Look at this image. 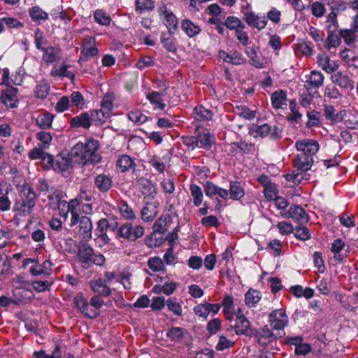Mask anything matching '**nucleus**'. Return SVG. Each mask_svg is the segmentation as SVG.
<instances>
[{
	"label": "nucleus",
	"instance_id": "1",
	"mask_svg": "<svg viewBox=\"0 0 358 358\" xmlns=\"http://www.w3.org/2000/svg\"><path fill=\"white\" fill-rule=\"evenodd\" d=\"M40 193L46 196L48 199V205L52 209H57L61 217L67 219L69 213L73 216V222L76 217V206L78 205L79 199L86 198V192H81L76 198L71 199L69 202L62 199L61 191L50 186L48 183L43 182L39 187Z\"/></svg>",
	"mask_w": 358,
	"mask_h": 358
},
{
	"label": "nucleus",
	"instance_id": "2",
	"mask_svg": "<svg viewBox=\"0 0 358 358\" xmlns=\"http://www.w3.org/2000/svg\"><path fill=\"white\" fill-rule=\"evenodd\" d=\"M294 147L297 151L294 159V167L299 171L310 170L314 163V156L320 148L318 142L310 138L300 139L296 141Z\"/></svg>",
	"mask_w": 358,
	"mask_h": 358
},
{
	"label": "nucleus",
	"instance_id": "3",
	"mask_svg": "<svg viewBox=\"0 0 358 358\" xmlns=\"http://www.w3.org/2000/svg\"><path fill=\"white\" fill-rule=\"evenodd\" d=\"M91 196L86 193L85 199H79L78 205L76 206V217L73 222V216L69 222V226L73 227L78 224V233L85 240H89L92 238V223L90 217L86 215L92 213L93 208L91 203L88 202L91 201Z\"/></svg>",
	"mask_w": 358,
	"mask_h": 358
},
{
	"label": "nucleus",
	"instance_id": "4",
	"mask_svg": "<svg viewBox=\"0 0 358 358\" xmlns=\"http://www.w3.org/2000/svg\"><path fill=\"white\" fill-rule=\"evenodd\" d=\"M99 148V141L93 138L87 139L85 143H78L71 150V156L74 161L85 165L88 162L99 161L96 152Z\"/></svg>",
	"mask_w": 358,
	"mask_h": 358
},
{
	"label": "nucleus",
	"instance_id": "5",
	"mask_svg": "<svg viewBox=\"0 0 358 358\" xmlns=\"http://www.w3.org/2000/svg\"><path fill=\"white\" fill-rule=\"evenodd\" d=\"M36 194L30 186H24L20 191V198L15 201L13 210L15 216L27 217L31 214L36 205Z\"/></svg>",
	"mask_w": 358,
	"mask_h": 358
},
{
	"label": "nucleus",
	"instance_id": "6",
	"mask_svg": "<svg viewBox=\"0 0 358 358\" xmlns=\"http://www.w3.org/2000/svg\"><path fill=\"white\" fill-rule=\"evenodd\" d=\"M250 134L254 137L264 138L269 136L271 138L277 139L281 137L282 130L275 124L271 125L264 123L260 125H255L250 129Z\"/></svg>",
	"mask_w": 358,
	"mask_h": 358
},
{
	"label": "nucleus",
	"instance_id": "7",
	"mask_svg": "<svg viewBox=\"0 0 358 358\" xmlns=\"http://www.w3.org/2000/svg\"><path fill=\"white\" fill-rule=\"evenodd\" d=\"M144 235V228L141 225L133 227L130 222L122 224L117 231V236L134 241Z\"/></svg>",
	"mask_w": 358,
	"mask_h": 358
},
{
	"label": "nucleus",
	"instance_id": "8",
	"mask_svg": "<svg viewBox=\"0 0 358 358\" xmlns=\"http://www.w3.org/2000/svg\"><path fill=\"white\" fill-rule=\"evenodd\" d=\"M160 20L167 27L170 34H174L178 29V21L170 8L166 4H162L157 8Z\"/></svg>",
	"mask_w": 358,
	"mask_h": 358
},
{
	"label": "nucleus",
	"instance_id": "9",
	"mask_svg": "<svg viewBox=\"0 0 358 358\" xmlns=\"http://www.w3.org/2000/svg\"><path fill=\"white\" fill-rule=\"evenodd\" d=\"M270 325L273 329H283L288 324V316L283 308L273 310L268 315Z\"/></svg>",
	"mask_w": 358,
	"mask_h": 358
},
{
	"label": "nucleus",
	"instance_id": "10",
	"mask_svg": "<svg viewBox=\"0 0 358 358\" xmlns=\"http://www.w3.org/2000/svg\"><path fill=\"white\" fill-rule=\"evenodd\" d=\"M280 215L285 218H292L299 223H306L309 220V216L306 210L298 205H292L289 210L280 212Z\"/></svg>",
	"mask_w": 358,
	"mask_h": 358
},
{
	"label": "nucleus",
	"instance_id": "11",
	"mask_svg": "<svg viewBox=\"0 0 358 358\" xmlns=\"http://www.w3.org/2000/svg\"><path fill=\"white\" fill-rule=\"evenodd\" d=\"M17 89L12 86H8L1 91L0 96L1 101L8 108H14L18 105Z\"/></svg>",
	"mask_w": 358,
	"mask_h": 358
},
{
	"label": "nucleus",
	"instance_id": "12",
	"mask_svg": "<svg viewBox=\"0 0 358 358\" xmlns=\"http://www.w3.org/2000/svg\"><path fill=\"white\" fill-rule=\"evenodd\" d=\"M244 20L250 27L259 31L264 29L268 22L264 15L256 14L252 11H248L244 14Z\"/></svg>",
	"mask_w": 358,
	"mask_h": 358
},
{
	"label": "nucleus",
	"instance_id": "13",
	"mask_svg": "<svg viewBox=\"0 0 358 358\" xmlns=\"http://www.w3.org/2000/svg\"><path fill=\"white\" fill-rule=\"evenodd\" d=\"M196 137L198 148L208 150L215 143V137L206 129L198 128L196 131Z\"/></svg>",
	"mask_w": 358,
	"mask_h": 358
},
{
	"label": "nucleus",
	"instance_id": "14",
	"mask_svg": "<svg viewBox=\"0 0 358 358\" xmlns=\"http://www.w3.org/2000/svg\"><path fill=\"white\" fill-rule=\"evenodd\" d=\"M81 52L87 59L96 56L99 50L96 47V39L92 36H86L81 44Z\"/></svg>",
	"mask_w": 358,
	"mask_h": 358
},
{
	"label": "nucleus",
	"instance_id": "15",
	"mask_svg": "<svg viewBox=\"0 0 358 358\" xmlns=\"http://www.w3.org/2000/svg\"><path fill=\"white\" fill-rule=\"evenodd\" d=\"M75 306L84 314L86 317L93 319L96 318V312L92 311L89 302L83 296V294H78L73 299Z\"/></svg>",
	"mask_w": 358,
	"mask_h": 358
},
{
	"label": "nucleus",
	"instance_id": "16",
	"mask_svg": "<svg viewBox=\"0 0 358 358\" xmlns=\"http://www.w3.org/2000/svg\"><path fill=\"white\" fill-rule=\"evenodd\" d=\"M115 99L113 94L107 93L102 99L101 103V109L97 110L96 113L101 115V120L106 119L110 116V113L113 107V101Z\"/></svg>",
	"mask_w": 358,
	"mask_h": 358
},
{
	"label": "nucleus",
	"instance_id": "17",
	"mask_svg": "<svg viewBox=\"0 0 358 358\" xmlns=\"http://www.w3.org/2000/svg\"><path fill=\"white\" fill-rule=\"evenodd\" d=\"M306 83L308 88L318 89L324 84V76L320 71L313 70L306 76Z\"/></svg>",
	"mask_w": 358,
	"mask_h": 358
},
{
	"label": "nucleus",
	"instance_id": "18",
	"mask_svg": "<svg viewBox=\"0 0 358 358\" xmlns=\"http://www.w3.org/2000/svg\"><path fill=\"white\" fill-rule=\"evenodd\" d=\"M90 287L99 296H108L111 294V289L106 285V281L101 278L90 281Z\"/></svg>",
	"mask_w": 358,
	"mask_h": 358
},
{
	"label": "nucleus",
	"instance_id": "19",
	"mask_svg": "<svg viewBox=\"0 0 358 358\" xmlns=\"http://www.w3.org/2000/svg\"><path fill=\"white\" fill-rule=\"evenodd\" d=\"M219 56L225 62L230 63L234 65H240L245 62V59L243 55L235 50L227 52L224 50H220L219 52Z\"/></svg>",
	"mask_w": 358,
	"mask_h": 358
},
{
	"label": "nucleus",
	"instance_id": "20",
	"mask_svg": "<svg viewBox=\"0 0 358 358\" xmlns=\"http://www.w3.org/2000/svg\"><path fill=\"white\" fill-rule=\"evenodd\" d=\"M93 252V249L87 245H83L78 248V257L83 268H88L90 266Z\"/></svg>",
	"mask_w": 358,
	"mask_h": 358
},
{
	"label": "nucleus",
	"instance_id": "21",
	"mask_svg": "<svg viewBox=\"0 0 358 358\" xmlns=\"http://www.w3.org/2000/svg\"><path fill=\"white\" fill-rule=\"evenodd\" d=\"M272 106L275 109L284 108L287 106V93L282 90L274 92L271 96Z\"/></svg>",
	"mask_w": 358,
	"mask_h": 358
},
{
	"label": "nucleus",
	"instance_id": "22",
	"mask_svg": "<svg viewBox=\"0 0 358 358\" xmlns=\"http://www.w3.org/2000/svg\"><path fill=\"white\" fill-rule=\"evenodd\" d=\"M332 83L340 86L342 88L352 89L353 81L347 74H344L341 71L333 73L331 76Z\"/></svg>",
	"mask_w": 358,
	"mask_h": 358
},
{
	"label": "nucleus",
	"instance_id": "23",
	"mask_svg": "<svg viewBox=\"0 0 358 358\" xmlns=\"http://www.w3.org/2000/svg\"><path fill=\"white\" fill-rule=\"evenodd\" d=\"M318 65L328 73H333L338 68V64L334 61L330 60V57L327 54H321L317 56Z\"/></svg>",
	"mask_w": 358,
	"mask_h": 358
},
{
	"label": "nucleus",
	"instance_id": "24",
	"mask_svg": "<svg viewBox=\"0 0 358 358\" xmlns=\"http://www.w3.org/2000/svg\"><path fill=\"white\" fill-rule=\"evenodd\" d=\"M158 203H147L141 210V218L144 222L153 220L158 215Z\"/></svg>",
	"mask_w": 358,
	"mask_h": 358
},
{
	"label": "nucleus",
	"instance_id": "25",
	"mask_svg": "<svg viewBox=\"0 0 358 358\" xmlns=\"http://www.w3.org/2000/svg\"><path fill=\"white\" fill-rule=\"evenodd\" d=\"M43 59L45 63L50 64L59 60L61 56V49L59 47L48 46L41 50Z\"/></svg>",
	"mask_w": 358,
	"mask_h": 358
},
{
	"label": "nucleus",
	"instance_id": "26",
	"mask_svg": "<svg viewBox=\"0 0 358 358\" xmlns=\"http://www.w3.org/2000/svg\"><path fill=\"white\" fill-rule=\"evenodd\" d=\"M70 124L74 128L89 129L92 125V117L87 113H83L80 115L71 118Z\"/></svg>",
	"mask_w": 358,
	"mask_h": 358
},
{
	"label": "nucleus",
	"instance_id": "27",
	"mask_svg": "<svg viewBox=\"0 0 358 358\" xmlns=\"http://www.w3.org/2000/svg\"><path fill=\"white\" fill-rule=\"evenodd\" d=\"M221 306L223 307V313L227 320L233 319L236 313L234 305L233 297L231 295H226L222 299Z\"/></svg>",
	"mask_w": 358,
	"mask_h": 358
},
{
	"label": "nucleus",
	"instance_id": "28",
	"mask_svg": "<svg viewBox=\"0 0 358 358\" xmlns=\"http://www.w3.org/2000/svg\"><path fill=\"white\" fill-rule=\"evenodd\" d=\"M255 338L260 345H266L274 339V335L269 329L263 328L255 332Z\"/></svg>",
	"mask_w": 358,
	"mask_h": 358
},
{
	"label": "nucleus",
	"instance_id": "29",
	"mask_svg": "<svg viewBox=\"0 0 358 358\" xmlns=\"http://www.w3.org/2000/svg\"><path fill=\"white\" fill-rule=\"evenodd\" d=\"M55 115L50 113L45 112L38 115L36 118V124L43 129H50L52 126Z\"/></svg>",
	"mask_w": 358,
	"mask_h": 358
},
{
	"label": "nucleus",
	"instance_id": "30",
	"mask_svg": "<svg viewBox=\"0 0 358 358\" xmlns=\"http://www.w3.org/2000/svg\"><path fill=\"white\" fill-rule=\"evenodd\" d=\"M117 207L118 210L125 220H134L136 219V214L131 207H130L127 201L124 200H120L117 203Z\"/></svg>",
	"mask_w": 358,
	"mask_h": 358
},
{
	"label": "nucleus",
	"instance_id": "31",
	"mask_svg": "<svg viewBox=\"0 0 358 358\" xmlns=\"http://www.w3.org/2000/svg\"><path fill=\"white\" fill-rule=\"evenodd\" d=\"M71 159L69 155H57L55 159V164L53 169L59 172L66 171L71 166Z\"/></svg>",
	"mask_w": 358,
	"mask_h": 358
},
{
	"label": "nucleus",
	"instance_id": "32",
	"mask_svg": "<svg viewBox=\"0 0 358 358\" xmlns=\"http://www.w3.org/2000/svg\"><path fill=\"white\" fill-rule=\"evenodd\" d=\"M192 116L195 120L199 122L210 120L213 117V113L202 106H198L194 108Z\"/></svg>",
	"mask_w": 358,
	"mask_h": 358
},
{
	"label": "nucleus",
	"instance_id": "33",
	"mask_svg": "<svg viewBox=\"0 0 358 358\" xmlns=\"http://www.w3.org/2000/svg\"><path fill=\"white\" fill-rule=\"evenodd\" d=\"M29 14L31 20L38 24H42L48 17V14L38 6L30 8L29 9Z\"/></svg>",
	"mask_w": 358,
	"mask_h": 358
},
{
	"label": "nucleus",
	"instance_id": "34",
	"mask_svg": "<svg viewBox=\"0 0 358 358\" xmlns=\"http://www.w3.org/2000/svg\"><path fill=\"white\" fill-rule=\"evenodd\" d=\"M345 244L341 238H337L331 243V251L334 253V258L336 261L341 262L346 256L341 254Z\"/></svg>",
	"mask_w": 358,
	"mask_h": 358
},
{
	"label": "nucleus",
	"instance_id": "35",
	"mask_svg": "<svg viewBox=\"0 0 358 358\" xmlns=\"http://www.w3.org/2000/svg\"><path fill=\"white\" fill-rule=\"evenodd\" d=\"M181 27L189 37H194L198 35L201 31L199 25L193 23L191 20L187 19L182 21Z\"/></svg>",
	"mask_w": 358,
	"mask_h": 358
},
{
	"label": "nucleus",
	"instance_id": "36",
	"mask_svg": "<svg viewBox=\"0 0 358 358\" xmlns=\"http://www.w3.org/2000/svg\"><path fill=\"white\" fill-rule=\"evenodd\" d=\"M250 323L245 317H236L234 330L236 334H248L250 330Z\"/></svg>",
	"mask_w": 358,
	"mask_h": 358
},
{
	"label": "nucleus",
	"instance_id": "37",
	"mask_svg": "<svg viewBox=\"0 0 358 358\" xmlns=\"http://www.w3.org/2000/svg\"><path fill=\"white\" fill-rule=\"evenodd\" d=\"M189 191L194 206L195 207L200 206L203 199L202 189L199 185L192 183L189 185Z\"/></svg>",
	"mask_w": 358,
	"mask_h": 358
},
{
	"label": "nucleus",
	"instance_id": "38",
	"mask_svg": "<svg viewBox=\"0 0 358 358\" xmlns=\"http://www.w3.org/2000/svg\"><path fill=\"white\" fill-rule=\"evenodd\" d=\"M173 34L162 32L161 34L160 41L164 48L169 52H176L177 48L175 43L174 38L171 36Z\"/></svg>",
	"mask_w": 358,
	"mask_h": 358
},
{
	"label": "nucleus",
	"instance_id": "39",
	"mask_svg": "<svg viewBox=\"0 0 358 358\" xmlns=\"http://www.w3.org/2000/svg\"><path fill=\"white\" fill-rule=\"evenodd\" d=\"M261 299V292L254 289H250L245 294V304L250 308L255 307Z\"/></svg>",
	"mask_w": 358,
	"mask_h": 358
},
{
	"label": "nucleus",
	"instance_id": "40",
	"mask_svg": "<svg viewBox=\"0 0 358 358\" xmlns=\"http://www.w3.org/2000/svg\"><path fill=\"white\" fill-rule=\"evenodd\" d=\"M94 182L97 188L102 192L108 191L112 185L111 178L104 174L98 175Z\"/></svg>",
	"mask_w": 358,
	"mask_h": 358
},
{
	"label": "nucleus",
	"instance_id": "41",
	"mask_svg": "<svg viewBox=\"0 0 358 358\" xmlns=\"http://www.w3.org/2000/svg\"><path fill=\"white\" fill-rule=\"evenodd\" d=\"M162 93L157 92H152L146 95V98L149 100L150 103L153 106L155 109L164 110L166 107V103L162 98Z\"/></svg>",
	"mask_w": 358,
	"mask_h": 358
},
{
	"label": "nucleus",
	"instance_id": "42",
	"mask_svg": "<svg viewBox=\"0 0 358 358\" xmlns=\"http://www.w3.org/2000/svg\"><path fill=\"white\" fill-rule=\"evenodd\" d=\"M135 10L138 14H142L145 12L152 11L155 6V1L154 0H136Z\"/></svg>",
	"mask_w": 358,
	"mask_h": 358
},
{
	"label": "nucleus",
	"instance_id": "43",
	"mask_svg": "<svg viewBox=\"0 0 358 358\" xmlns=\"http://www.w3.org/2000/svg\"><path fill=\"white\" fill-rule=\"evenodd\" d=\"M294 171L290 173H287L285 176L287 180L291 181L294 185H297L302 182L303 180H308L309 179V174L306 173V171Z\"/></svg>",
	"mask_w": 358,
	"mask_h": 358
},
{
	"label": "nucleus",
	"instance_id": "44",
	"mask_svg": "<svg viewBox=\"0 0 358 358\" xmlns=\"http://www.w3.org/2000/svg\"><path fill=\"white\" fill-rule=\"evenodd\" d=\"M229 197L233 200H239L245 195V191L240 182L232 181L230 182Z\"/></svg>",
	"mask_w": 358,
	"mask_h": 358
},
{
	"label": "nucleus",
	"instance_id": "45",
	"mask_svg": "<svg viewBox=\"0 0 358 358\" xmlns=\"http://www.w3.org/2000/svg\"><path fill=\"white\" fill-rule=\"evenodd\" d=\"M134 166V160L127 155L120 156L117 161V167L121 172H125Z\"/></svg>",
	"mask_w": 358,
	"mask_h": 358
},
{
	"label": "nucleus",
	"instance_id": "46",
	"mask_svg": "<svg viewBox=\"0 0 358 358\" xmlns=\"http://www.w3.org/2000/svg\"><path fill=\"white\" fill-rule=\"evenodd\" d=\"M94 20L101 26H108L110 24V15L103 9H97L94 12Z\"/></svg>",
	"mask_w": 358,
	"mask_h": 358
},
{
	"label": "nucleus",
	"instance_id": "47",
	"mask_svg": "<svg viewBox=\"0 0 358 358\" xmlns=\"http://www.w3.org/2000/svg\"><path fill=\"white\" fill-rule=\"evenodd\" d=\"M50 91V85L45 80L40 81L34 89V95L37 98H45Z\"/></svg>",
	"mask_w": 358,
	"mask_h": 358
},
{
	"label": "nucleus",
	"instance_id": "48",
	"mask_svg": "<svg viewBox=\"0 0 358 358\" xmlns=\"http://www.w3.org/2000/svg\"><path fill=\"white\" fill-rule=\"evenodd\" d=\"M12 191V189L10 187H6L5 189H0V192L1 196H0V210L1 211H8L10 208L11 202L8 196V194L10 192Z\"/></svg>",
	"mask_w": 358,
	"mask_h": 358
},
{
	"label": "nucleus",
	"instance_id": "49",
	"mask_svg": "<svg viewBox=\"0 0 358 358\" xmlns=\"http://www.w3.org/2000/svg\"><path fill=\"white\" fill-rule=\"evenodd\" d=\"M50 264L49 261H45L42 264L32 266L30 268V272L34 275H48L50 271Z\"/></svg>",
	"mask_w": 358,
	"mask_h": 358
},
{
	"label": "nucleus",
	"instance_id": "50",
	"mask_svg": "<svg viewBox=\"0 0 358 358\" xmlns=\"http://www.w3.org/2000/svg\"><path fill=\"white\" fill-rule=\"evenodd\" d=\"M224 25L230 30H235V31L240 28H245V24L237 17L228 16L224 22Z\"/></svg>",
	"mask_w": 358,
	"mask_h": 358
},
{
	"label": "nucleus",
	"instance_id": "51",
	"mask_svg": "<svg viewBox=\"0 0 358 358\" xmlns=\"http://www.w3.org/2000/svg\"><path fill=\"white\" fill-rule=\"evenodd\" d=\"M327 5L330 10L335 11L337 14L341 13L349 8V3L343 0H333L329 1Z\"/></svg>",
	"mask_w": 358,
	"mask_h": 358
},
{
	"label": "nucleus",
	"instance_id": "52",
	"mask_svg": "<svg viewBox=\"0 0 358 358\" xmlns=\"http://www.w3.org/2000/svg\"><path fill=\"white\" fill-rule=\"evenodd\" d=\"M357 32L352 29H343L340 32L341 37L348 45L355 43L357 38Z\"/></svg>",
	"mask_w": 358,
	"mask_h": 358
},
{
	"label": "nucleus",
	"instance_id": "53",
	"mask_svg": "<svg viewBox=\"0 0 358 358\" xmlns=\"http://www.w3.org/2000/svg\"><path fill=\"white\" fill-rule=\"evenodd\" d=\"M148 266L153 272H158L164 270L163 260L159 257H152L148 260Z\"/></svg>",
	"mask_w": 358,
	"mask_h": 358
},
{
	"label": "nucleus",
	"instance_id": "54",
	"mask_svg": "<svg viewBox=\"0 0 358 358\" xmlns=\"http://www.w3.org/2000/svg\"><path fill=\"white\" fill-rule=\"evenodd\" d=\"M70 66L66 64H63L59 68L57 67H53L51 71V75L53 76H59V77H68L73 78H74V74L68 71V68Z\"/></svg>",
	"mask_w": 358,
	"mask_h": 358
},
{
	"label": "nucleus",
	"instance_id": "55",
	"mask_svg": "<svg viewBox=\"0 0 358 358\" xmlns=\"http://www.w3.org/2000/svg\"><path fill=\"white\" fill-rule=\"evenodd\" d=\"M169 220V217L161 216L158 220H156L153 225L154 231L164 234L167 231L166 225Z\"/></svg>",
	"mask_w": 358,
	"mask_h": 358
},
{
	"label": "nucleus",
	"instance_id": "56",
	"mask_svg": "<svg viewBox=\"0 0 358 358\" xmlns=\"http://www.w3.org/2000/svg\"><path fill=\"white\" fill-rule=\"evenodd\" d=\"M309 7L312 15L316 17H322L326 12L325 5L320 1L313 2Z\"/></svg>",
	"mask_w": 358,
	"mask_h": 358
},
{
	"label": "nucleus",
	"instance_id": "57",
	"mask_svg": "<svg viewBox=\"0 0 358 358\" xmlns=\"http://www.w3.org/2000/svg\"><path fill=\"white\" fill-rule=\"evenodd\" d=\"M168 309L173 312L176 315L180 316L182 313V309L180 303L175 298H169L166 301Z\"/></svg>",
	"mask_w": 358,
	"mask_h": 358
},
{
	"label": "nucleus",
	"instance_id": "58",
	"mask_svg": "<svg viewBox=\"0 0 358 358\" xmlns=\"http://www.w3.org/2000/svg\"><path fill=\"white\" fill-rule=\"evenodd\" d=\"M235 342L234 341L229 339L225 336L222 335L219 337V340L215 348L218 351H223L224 350L232 348Z\"/></svg>",
	"mask_w": 358,
	"mask_h": 358
},
{
	"label": "nucleus",
	"instance_id": "59",
	"mask_svg": "<svg viewBox=\"0 0 358 358\" xmlns=\"http://www.w3.org/2000/svg\"><path fill=\"white\" fill-rule=\"evenodd\" d=\"M101 296H93L89 302L90 308L92 311L96 312V317L99 315V309L103 306L104 302L100 297Z\"/></svg>",
	"mask_w": 358,
	"mask_h": 358
},
{
	"label": "nucleus",
	"instance_id": "60",
	"mask_svg": "<svg viewBox=\"0 0 358 358\" xmlns=\"http://www.w3.org/2000/svg\"><path fill=\"white\" fill-rule=\"evenodd\" d=\"M289 106L292 114L287 116V119L291 121L297 122L299 120H301L302 115L298 110L296 101L294 99L289 100Z\"/></svg>",
	"mask_w": 358,
	"mask_h": 358
},
{
	"label": "nucleus",
	"instance_id": "61",
	"mask_svg": "<svg viewBox=\"0 0 358 358\" xmlns=\"http://www.w3.org/2000/svg\"><path fill=\"white\" fill-rule=\"evenodd\" d=\"M248 55L250 57V62L252 65L254 66L262 69L265 67L264 62L261 59V58L257 55L255 50L252 48L250 50L247 51Z\"/></svg>",
	"mask_w": 358,
	"mask_h": 358
},
{
	"label": "nucleus",
	"instance_id": "62",
	"mask_svg": "<svg viewBox=\"0 0 358 358\" xmlns=\"http://www.w3.org/2000/svg\"><path fill=\"white\" fill-rule=\"evenodd\" d=\"M36 139L41 142L42 148L46 149L50 144L52 137L49 132L39 131L36 134Z\"/></svg>",
	"mask_w": 358,
	"mask_h": 358
},
{
	"label": "nucleus",
	"instance_id": "63",
	"mask_svg": "<svg viewBox=\"0 0 358 358\" xmlns=\"http://www.w3.org/2000/svg\"><path fill=\"white\" fill-rule=\"evenodd\" d=\"M128 118L136 124H143L147 120V117L139 110H132L128 113Z\"/></svg>",
	"mask_w": 358,
	"mask_h": 358
},
{
	"label": "nucleus",
	"instance_id": "64",
	"mask_svg": "<svg viewBox=\"0 0 358 358\" xmlns=\"http://www.w3.org/2000/svg\"><path fill=\"white\" fill-rule=\"evenodd\" d=\"M185 329L181 327H172L167 333L166 336L171 340L178 341L183 337Z\"/></svg>",
	"mask_w": 358,
	"mask_h": 358
}]
</instances>
